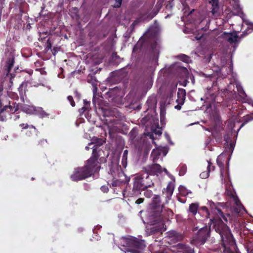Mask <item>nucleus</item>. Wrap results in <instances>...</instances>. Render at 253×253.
Returning <instances> with one entry per match:
<instances>
[{
  "instance_id": "4",
  "label": "nucleus",
  "mask_w": 253,
  "mask_h": 253,
  "mask_svg": "<svg viewBox=\"0 0 253 253\" xmlns=\"http://www.w3.org/2000/svg\"><path fill=\"white\" fill-rule=\"evenodd\" d=\"M225 194L226 196L232 198L236 205L238 209L236 210L237 212H240L242 210H245L243 206L241 204L240 201L235 195V192L233 191L232 187L230 185V184L227 183L226 184V191Z\"/></svg>"
},
{
  "instance_id": "49",
  "label": "nucleus",
  "mask_w": 253,
  "mask_h": 253,
  "mask_svg": "<svg viewBox=\"0 0 253 253\" xmlns=\"http://www.w3.org/2000/svg\"><path fill=\"white\" fill-rule=\"evenodd\" d=\"M214 96H212V97H211V99H212V100H214Z\"/></svg>"
},
{
  "instance_id": "34",
  "label": "nucleus",
  "mask_w": 253,
  "mask_h": 253,
  "mask_svg": "<svg viewBox=\"0 0 253 253\" xmlns=\"http://www.w3.org/2000/svg\"><path fill=\"white\" fill-rule=\"evenodd\" d=\"M101 190L104 192H107L108 190V188L106 186H103L101 188Z\"/></svg>"
},
{
  "instance_id": "18",
  "label": "nucleus",
  "mask_w": 253,
  "mask_h": 253,
  "mask_svg": "<svg viewBox=\"0 0 253 253\" xmlns=\"http://www.w3.org/2000/svg\"><path fill=\"white\" fill-rule=\"evenodd\" d=\"M14 63V58L11 57L9 58L6 62L5 66L6 70L7 71L6 75H7L10 72L11 67L13 66Z\"/></svg>"
},
{
  "instance_id": "25",
  "label": "nucleus",
  "mask_w": 253,
  "mask_h": 253,
  "mask_svg": "<svg viewBox=\"0 0 253 253\" xmlns=\"http://www.w3.org/2000/svg\"><path fill=\"white\" fill-rule=\"evenodd\" d=\"M237 88L240 95L245 94V92L244 91V90L242 89V87L240 85H237Z\"/></svg>"
},
{
  "instance_id": "42",
  "label": "nucleus",
  "mask_w": 253,
  "mask_h": 253,
  "mask_svg": "<svg viewBox=\"0 0 253 253\" xmlns=\"http://www.w3.org/2000/svg\"><path fill=\"white\" fill-rule=\"evenodd\" d=\"M155 199H156V200L158 202H159L160 201V197L158 196H156L155 197Z\"/></svg>"
},
{
  "instance_id": "41",
  "label": "nucleus",
  "mask_w": 253,
  "mask_h": 253,
  "mask_svg": "<svg viewBox=\"0 0 253 253\" xmlns=\"http://www.w3.org/2000/svg\"><path fill=\"white\" fill-rule=\"evenodd\" d=\"M147 135H148L150 137V138L153 139V135L152 134L148 133V134H147Z\"/></svg>"
},
{
  "instance_id": "33",
  "label": "nucleus",
  "mask_w": 253,
  "mask_h": 253,
  "mask_svg": "<svg viewBox=\"0 0 253 253\" xmlns=\"http://www.w3.org/2000/svg\"><path fill=\"white\" fill-rule=\"evenodd\" d=\"M116 0V4H115V7H119L121 5L122 1V0Z\"/></svg>"
},
{
  "instance_id": "29",
  "label": "nucleus",
  "mask_w": 253,
  "mask_h": 253,
  "mask_svg": "<svg viewBox=\"0 0 253 253\" xmlns=\"http://www.w3.org/2000/svg\"><path fill=\"white\" fill-rule=\"evenodd\" d=\"M34 110V108L33 107H30V108L28 109H27V107H25L24 108V110L27 113H31V112Z\"/></svg>"
},
{
  "instance_id": "5",
  "label": "nucleus",
  "mask_w": 253,
  "mask_h": 253,
  "mask_svg": "<svg viewBox=\"0 0 253 253\" xmlns=\"http://www.w3.org/2000/svg\"><path fill=\"white\" fill-rule=\"evenodd\" d=\"M144 176L142 175L137 174L134 178L133 190L135 192H137L140 190H144L151 185L145 182L143 179Z\"/></svg>"
},
{
  "instance_id": "2",
  "label": "nucleus",
  "mask_w": 253,
  "mask_h": 253,
  "mask_svg": "<svg viewBox=\"0 0 253 253\" xmlns=\"http://www.w3.org/2000/svg\"><path fill=\"white\" fill-rule=\"evenodd\" d=\"M95 153V149H93L92 157L87 160L84 167L75 169L73 174L71 176L73 180L77 181L85 178L98 170L99 165Z\"/></svg>"
},
{
  "instance_id": "52",
  "label": "nucleus",
  "mask_w": 253,
  "mask_h": 253,
  "mask_svg": "<svg viewBox=\"0 0 253 253\" xmlns=\"http://www.w3.org/2000/svg\"><path fill=\"white\" fill-rule=\"evenodd\" d=\"M167 137L168 139H169V136H168V135H167Z\"/></svg>"
},
{
  "instance_id": "14",
  "label": "nucleus",
  "mask_w": 253,
  "mask_h": 253,
  "mask_svg": "<svg viewBox=\"0 0 253 253\" xmlns=\"http://www.w3.org/2000/svg\"><path fill=\"white\" fill-rule=\"evenodd\" d=\"M174 181L170 182L166 188L163 191V193L165 194L167 197H170L173 192L174 189Z\"/></svg>"
},
{
  "instance_id": "40",
  "label": "nucleus",
  "mask_w": 253,
  "mask_h": 253,
  "mask_svg": "<svg viewBox=\"0 0 253 253\" xmlns=\"http://www.w3.org/2000/svg\"><path fill=\"white\" fill-rule=\"evenodd\" d=\"M122 164H123V166H124L125 167H126V160H122Z\"/></svg>"
},
{
  "instance_id": "26",
  "label": "nucleus",
  "mask_w": 253,
  "mask_h": 253,
  "mask_svg": "<svg viewBox=\"0 0 253 253\" xmlns=\"http://www.w3.org/2000/svg\"><path fill=\"white\" fill-rule=\"evenodd\" d=\"M160 224H161V227H159L157 229V231H160L161 232L165 231L166 230V228L164 227V225L163 223V222H161Z\"/></svg>"
},
{
  "instance_id": "21",
  "label": "nucleus",
  "mask_w": 253,
  "mask_h": 253,
  "mask_svg": "<svg viewBox=\"0 0 253 253\" xmlns=\"http://www.w3.org/2000/svg\"><path fill=\"white\" fill-rule=\"evenodd\" d=\"M36 114L41 118H44L48 116L42 108H39L36 110Z\"/></svg>"
},
{
  "instance_id": "27",
  "label": "nucleus",
  "mask_w": 253,
  "mask_h": 253,
  "mask_svg": "<svg viewBox=\"0 0 253 253\" xmlns=\"http://www.w3.org/2000/svg\"><path fill=\"white\" fill-rule=\"evenodd\" d=\"M67 98H68V100L70 102L71 106H73V107L75 106V103L74 101V100H73V98L72 96H69Z\"/></svg>"
},
{
  "instance_id": "48",
  "label": "nucleus",
  "mask_w": 253,
  "mask_h": 253,
  "mask_svg": "<svg viewBox=\"0 0 253 253\" xmlns=\"http://www.w3.org/2000/svg\"><path fill=\"white\" fill-rule=\"evenodd\" d=\"M145 178L146 179L148 178V175L147 174L146 175Z\"/></svg>"
},
{
  "instance_id": "28",
  "label": "nucleus",
  "mask_w": 253,
  "mask_h": 253,
  "mask_svg": "<svg viewBox=\"0 0 253 253\" xmlns=\"http://www.w3.org/2000/svg\"><path fill=\"white\" fill-rule=\"evenodd\" d=\"M84 105H85V106L82 107L80 110V112L81 113H84L86 110H87V107L86 106V105H87V102H86L85 100H84Z\"/></svg>"
},
{
  "instance_id": "7",
  "label": "nucleus",
  "mask_w": 253,
  "mask_h": 253,
  "mask_svg": "<svg viewBox=\"0 0 253 253\" xmlns=\"http://www.w3.org/2000/svg\"><path fill=\"white\" fill-rule=\"evenodd\" d=\"M221 157L222 155H219L217 158L216 162L217 165L220 168V177L221 180H224V181L225 182L226 180V178L228 179V174L227 172H224V165L223 163L221 162Z\"/></svg>"
},
{
  "instance_id": "24",
  "label": "nucleus",
  "mask_w": 253,
  "mask_h": 253,
  "mask_svg": "<svg viewBox=\"0 0 253 253\" xmlns=\"http://www.w3.org/2000/svg\"><path fill=\"white\" fill-rule=\"evenodd\" d=\"M179 57L180 58V59L183 61V62H186V63H188L190 61V58L188 56L184 55V54H182V55H181L179 56Z\"/></svg>"
},
{
  "instance_id": "23",
  "label": "nucleus",
  "mask_w": 253,
  "mask_h": 253,
  "mask_svg": "<svg viewBox=\"0 0 253 253\" xmlns=\"http://www.w3.org/2000/svg\"><path fill=\"white\" fill-rule=\"evenodd\" d=\"M187 169L186 166L185 165H182L180 167L179 169V175H183L186 173Z\"/></svg>"
},
{
  "instance_id": "37",
  "label": "nucleus",
  "mask_w": 253,
  "mask_h": 253,
  "mask_svg": "<svg viewBox=\"0 0 253 253\" xmlns=\"http://www.w3.org/2000/svg\"><path fill=\"white\" fill-rule=\"evenodd\" d=\"M21 127H23V128H26L28 127V125L27 124H22L20 125Z\"/></svg>"
},
{
  "instance_id": "32",
  "label": "nucleus",
  "mask_w": 253,
  "mask_h": 253,
  "mask_svg": "<svg viewBox=\"0 0 253 253\" xmlns=\"http://www.w3.org/2000/svg\"><path fill=\"white\" fill-rule=\"evenodd\" d=\"M201 210H203V211H205L206 212V213H207L206 216H207V217H209V216H210V214H209V211H208V209H207V207H202V208H201Z\"/></svg>"
},
{
  "instance_id": "15",
  "label": "nucleus",
  "mask_w": 253,
  "mask_h": 253,
  "mask_svg": "<svg viewBox=\"0 0 253 253\" xmlns=\"http://www.w3.org/2000/svg\"><path fill=\"white\" fill-rule=\"evenodd\" d=\"M214 167L211 166V164L210 161H208V166L207 168V171H203L200 174V176L202 178H206L209 176V172L211 170H213Z\"/></svg>"
},
{
  "instance_id": "11",
  "label": "nucleus",
  "mask_w": 253,
  "mask_h": 253,
  "mask_svg": "<svg viewBox=\"0 0 253 253\" xmlns=\"http://www.w3.org/2000/svg\"><path fill=\"white\" fill-rule=\"evenodd\" d=\"M167 237L171 239L170 241L177 242L182 239V235L177 233L174 231H171L167 233Z\"/></svg>"
},
{
  "instance_id": "43",
  "label": "nucleus",
  "mask_w": 253,
  "mask_h": 253,
  "mask_svg": "<svg viewBox=\"0 0 253 253\" xmlns=\"http://www.w3.org/2000/svg\"><path fill=\"white\" fill-rule=\"evenodd\" d=\"M226 60L224 59L223 61L222 62V66H224L225 65Z\"/></svg>"
},
{
  "instance_id": "3",
  "label": "nucleus",
  "mask_w": 253,
  "mask_h": 253,
  "mask_svg": "<svg viewBox=\"0 0 253 253\" xmlns=\"http://www.w3.org/2000/svg\"><path fill=\"white\" fill-rule=\"evenodd\" d=\"M123 246L126 247L125 252L132 253H140L145 245L142 241H139L136 238L130 237L128 238H123L121 241Z\"/></svg>"
},
{
  "instance_id": "19",
  "label": "nucleus",
  "mask_w": 253,
  "mask_h": 253,
  "mask_svg": "<svg viewBox=\"0 0 253 253\" xmlns=\"http://www.w3.org/2000/svg\"><path fill=\"white\" fill-rule=\"evenodd\" d=\"M199 205L197 204H192L189 206V210L190 212H191L193 214L195 215L196 214L197 212V210L198 208Z\"/></svg>"
},
{
  "instance_id": "1",
  "label": "nucleus",
  "mask_w": 253,
  "mask_h": 253,
  "mask_svg": "<svg viewBox=\"0 0 253 253\" xmlns=\"http://www.w3.org/2000/svg\"><path fill=\"white\" fill-rule=\"evenodd\" d=\"M209 204L211 210H214V212L218 214V216L219 218V220L216 219L215 218L211 219L210 220L214 224L213 226L215 230L217 232H218L220 235L223 245L225 246L226 243H231L233 242L232 235L231 234L229 228L224 224L221 220V217H222L225 221H227V219L225 218L221 210L215 208L214 203L211 201H210L209 202Z\"/></svg>"
},
{
  "instance_id": "51",
  "label": "nucleus",
  "mask_w": 253,
  "mask_h": 253,
  "mask_svg": "<svg viewBox=\"0 0 253 253\" xmlns=\"http://www.w3.org/2000/svg\"><path fill=\"white\" fill-rule=\"evenodd\" d=\"M22 85L19 88V90L21 89L22 88Z\"/></svg>"
},
{
  "instance_id": "13",
  "label": "nucleus",
  "mask_w": 253,
  "mask_h": 253,
  "mask_svg": "<svg viewBox=\"0 0 253 253\" xmlns=\"http://www.w3.org/2000/svg\"><path fill=\"white\" fill-rule=\"evenodd\" d=\"M205 112L211 115L213 117H218V113L217 110L214 107L213 103H210L209 107H207Z\"/></svg>"
},
{
  "instance_id": "44",
  "label": "nucleus",
  "mask_w": 253,
  "mask_h": 253,
  "mask_svg": "<svg viewBox=\"0 0 253 253\" xmlns=\"http://www.w3.org/2000/svg\"><path fill=\"white\" fill-rule=\"evenodd\" d=\"M244 120H245L244 119ZM245 123H246V121H245V123H243V124H242L241 125V126H240V128H239V129H238V131H239V129H240L242 127H243V126H244V125H245Z\"/></svg>"
},
{
  "instance_id": "20",
  "label": "nucleus",
  "mask_w": 253,
  "mask_h": 253,
  "mask_svg": "<svg viewBox=\"0 0 253 253\" xmlns=\"http://www.w3.org/2000/svg\"><path fill=\"white\" fill-rule=\"evenodd\" d=\"M179 191L180 194L183 196H186L189 194H191V192L189 191L185 187L180 186L179 187Z\"/></svg>"
},
{
  "instance_id": "22",
  "label": "nucleus",
  "mask_w": 253,
  "mask_h": 253,
  "mask_svg": "<svg viewBox=\"0 0 253 253\" xmlns=\"http://www.w3.org/2000/svg\"><path fill=\"white\" fill-rule=\"evenodd\" d=\"M230 3L233 5L234 9L236 10L237 12L240 10L238 0H232Z\"/></svg>"
},
{
  "instance_id": "38",
  "label": "nucleus",
  "mask_w": 253,
  "mask_h": 253,
  "mask_svg": "<svg viewBox=\"0 0 253 253\" xmlns=\"http://www.w3.org/2000/svg\"><path fill=\"white\" fill-rule=\"evenodd\" d=\"M203 34H201V35L200 36H197L196 37H195V39L197 40H199L200 39H201V38H202V37L203 36Z\"/></svg>"
},
{
  "instance_id": "39",
  "label": "nucleus",
  "mask_w": 253,
  "mask_h": 253,
  "mask_svg": "<svg viewBox=\"0 0 253 253\" xmlns=\"http://www.w3.org/2000/svg\"><path fill=\"white\" fill-rule=\"evenodd\" d=\"M185 251L188 252V253H192L193 252V251L192 249L187 250L186 248H185Z\"/></svg>"
},
{
  "instance_id": "31",
  "label": "nucleus",
  "mask_w": 253,
  "mask_h": 253,
  "mask_svg": "<svg viewBox=\"0 0 253 253\" xmlns=\"http://www.w3.org/2000/svg\"><path fill=\"white\" fill-rule=\"evenodd\" d=\"M146 197L149 198L152 195V192L150 191H147L144 193Z\"/></svg>"
},
{
  "instance_id": "10",
  "label": "nucleus",
  "mask_w": 253,
  "mask_h": 253,
  "mask_svg": "<svg viewBox=\"0 0 253 253\" xmlns=\"http://www.w3.org/2000/svg\"><path fill=\"white\" fill-rule=\"evenodd\" d=\"M177 96L178 99L177 101L178 102V104L175 106V108L177 110L181 109V106L184 103L185 97V91L184 89H179L177 92Z\"/></svg>"
},
{
  "instance_id": "46",
  "label": "nucleus",
  "mask_w": 253,
  "mask_h": 253,
  "mask_svg": "<svg viewBox=\"0 0 253 253\" xmlns=\"http://www.w3.org/2000/svg\"><path fill=\"white\" fill-rule=\"evenodd\" d=\"M31 128L33 130H35V128L34 127H33V126H31Z\"/></svg>"
},
{
  "instance_id": "47",
  "label": "nucleus",
  "mask_w": 253,
  "mask_h": 253,
  "mask_svg": "<svg viewBox=\"0 0 253 253\" xmlns=\"http://www.w3.org/2000/svg\"><path fill=\"white\" fill-rule=\"evenodd\" d=\"M85 149L86 150H88L89 149V148L88 146H86V147H85Z\"/></svg>"
},
{
  "instance_id": "36",
  "label": "nucleus",
  "mask_w": 253,
  "mask_h": 253,
  "mask_svg": "<svg viewBox=\"0 0 253 253\" xmlns=\"http://www.w3.org/2000/svg\"><path fill=\"white\" fill-rule=\"evenodd\" d=\"M155 133L158 135H160L162 134V131L160 129H159L155 131Z\"/></svg>"
},
{
  "instance_id": "12",
  "label": "nucleus",
  "mask_w": 253,
  "mask_h": 253,
  "mask_svg": "<svg viewBox=\"0 0 253 253\" xmlns=\"http://www.w3.org/2000/svg\"><path fill=\"white\" fill-rule=\"evenodd\" d=\"M223 38L231 43L235 42L238 39L237 33H225L222 34Z\"/></svg>"
},
{
  "instance_id": "8",
  "label": "nucleus",
  "mask_w": 253,
  "mask_h": 253,
  "mask_svg": "<svg viewBox=\"0 0 253 253\" xmlns=\"http://www.w3.org/2000/svg\"><path fill=\"white\" fill-rule=\"evenodd\" d=\"M167 152L165 148L160 147L152 151L151 157H152L153 161H155L159 158V156H160L161 154H163V156H165L167 155Z\"/></svg>"
},
{
  "instance_id": "16",
  "label": "nucleus",
  "mask_w": 253,
  "mask_h": 253,
  "mask_svg": "<svg viewBox=\"0 0 253 253\" xmlns=\"http://www.w3.org/2000/svg\"><path fill=\"white\" fill-rule=\"evenodd\" d=\"M214 167L211 166V164L210 161H208V166L207 168V171H203L200 174V176L202 178H206L209 176V172L211 170H213Z\"/></svg>"
},
{
  "instance_id": "6",
  "label": "nucleus",
  "mask_w": 253,
  "mask_h": 253,
  "mask_svg": "<svg viewBox=\"0 0 253 253\" xmlns=\"http://www.w3.org/2000/svg\"><path fill=\"white\" fill-rule=\"evenodd\" d=\"M209 235V231L207 227L202 228L198 232L196 240L201 244H203Z\"/></svg>"
},
{
  "instance_id": "54",
  "label": "nucleus",
  "mask_w": 253,
  "mask_h": 253,
  "mask_svg": "<svg viewBox=\"0 0 253 253\" xmlns=\"http://www.w3.org/2000/svg\"><path fill=\"white\" fill-rule=\"evenodd\" d=\"M149 184H150V185H151V184H153V183H151H151H149Z\"/></svg>"
},
{
  "instance_id": "35",
  "label": "nucleus",
  "mask_w": 253,
  "mask_h": 253,
  "mask_svg": "<svg viewBox=\"0 0 253 253\" xmlns=\"http://www.w3.org/2000/svg\"><path fill=\"white\" fill-rule=\"evenodd\" d=\"M143 201H144V199L143 198H139L136 201L135 203L137 204H140L143 203Z\"/></svg>"
},
{
  "instance_id": "45",
  "label": "nucleus",
  "mask_w": 253,
  "mask_h": 253,
  "mask_svg": "<svg viewBox=\"0 0 253 253\" xmlns=\"http://www.w3.org/2000/svg\"><path fill=\"white\" fill-rule=\"evenodd\" d=\"M164 170L165 171V172L167 174H169V173L167 171V170L166 169H164Z\"/></svg>"
},
{
  "instance_id": "9",
  "label": "nucleus",
  "mask_w": 253,
  "mask_h": 253,
  "mask_svg": "<svg viewBox=\"0 0 253 253\" xmlns=\"http://www.w3.org/2000/svg\"><path fill=\"white\" fill-rule=\"evenodd\" d=\"M146 169L148 173L153 175L157 174L162 172L161 167L157 164L147 166Z\"/></svg>"
},
{
  "instance_id": "17",
  "label": "nucleus",
  "mask_w": 253,
  "mask_h": 253,
  "mask_svg": "<svg viewBox=\"0 0 253 253\" xmlns=\"http://www.w3.org/2000/svg\"><path fill=\"white\" fill-rule=\"evenodd\" d=\"M209 2L212 6V14L214 15L217 12L219 9L218 0H210Z\"/></svg>"
},
{
  "instance_id": "30",
  "label": "nucleus",
  "mask_w": 253,
  "mask_h": 253,
  "mask_svg": "<svg viewBox=\"0 0 253 253\" xmlns=\"http://www.w3.org/2000/svg\"><path fill=\"white\" fill-rule=\"evenodd\" d=\"M127 154H128V151L127 150H126L124 151L123 158H122L123 160H126Z\"/></svg>"
},
{
  "instance_id": "53",
  "label": "nucleus",
  "mask_w": 253,
  "mask_h": 253,
  "mask_svg": "<svg viewBox=\"0 0 253 253\" xmlns=\"http://www.w3.org/2000/svg\"><path fill=\"white\" fill-rule=\"evenodd\" d=\"M90 145H92L93 144L92 143H90L89 144Z\"/></svg>"
},
{
  "instance_id": "50",
  "label": "nucleus",
  "mask_w": 253,
  "mask_h": 253,
  "mask_svg": "<svg viewBox=\"0 0 253 253\" xmlns=\"http://www.w3.org/2000/svg\"><path fill=\"white\" fill-rule=\"evenodd\" d=\"M162 3V2L160 3V4H159V5H160V6H161Z\"/></svg>"
}]
</instances>
